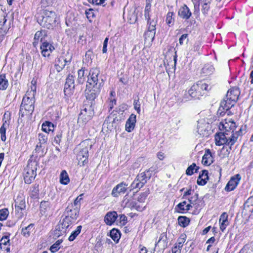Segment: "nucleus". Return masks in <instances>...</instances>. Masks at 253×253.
<instances>
[{
	"label": "nucleus",
	"mask_w": 253,
	"mask_h": 253,
	"mask_svg": "<svg viewBox=\"0 0 253 253\" xmlns=\"http://www.w3.org/2000/svg\"><path fill=\"white\" fill-rule=\"evenodd\" d=\"M214 71V68L212 65L211 64H206L202 69V73L205 76L212 74Z\"/></svg>",
	"instance_id": "obj_31"
},
{
	"label": "nucleus",
	"mask_w": 253,
	"mask_h": 253,
	"mask_svg": "<svg viewBox=\"0 0 253 253\" xmlns=\"http://www.w3.org/2000/svg\"><path fill=\"white\" fill-rule=\"evenodd\" d=\"M196 85H197L199 90L201 91V93H204V90H209L211 88L209 87V85L207 84L203 83L201 81L198 82Z\"/></svg>",
	"instance_id": "obj_49"
},
{
	"label": "nucleus",
	"mask_w": 253,
	"mask_h": 253,
	"mask_svg": "<svg viewBox=\"0 0 253 253\" xmlns=\"http://www.w3.org/2000/svg\"><path fill=\"white\" fill-rule=\"evenodd\" d=\"M177 220L179 225L183 227H186L190 222L189 219L186 216H180Z\"/></svg>",
	"instance_id": "obj_41"
},
{
	"label": "nucleus",
	"mask_w": 253,
	"mask_h": 253,
	"mask_svg": "<svg viewBox=\"0 0 253 253\" xmlns=\"http://www.w3.org/2000/svg\"><path fill=\"white\" fill-rule=\"evenodd\" d=\"M202 46V42L200 41H196L193 46L192 50L194 51H199Z\"/></svg>",
	"instance_id": "obj_57"
},
{
	"label": "nucleus",
	"mask_w": 253,
	"mask_h": 253,
	"mask_svg": "<svg viewBox=\"0 0 253 253\" xmlns=\"http://www.w3.org/2000/svg\"><path fill=\"white\" fill-rule=\"evenodd\" d=\"M35 100L23 98L22 101L20 106L19 111V115L21 117L24 116H30L32 115L34 110V103Z\"/></svg>",
	"instance_id": "obj_6"
},
{
	"label": "nucleus",
	"mask_w": 253,
	"mask_h": 253,
	"mask_svg": "<svg viewBox=\"0 0 253 253\" xmlns=\"http://www.w3.org/2000/svg\"><path fill=\"white\" fill-rule=\"evenodd\" d=\"M49 204L48 202L42 201L40 204V212L43 215L46 213V212L49 209Z\"/></svg>",
	"instance_id": "obj_44"
},
{
	"label": "nucleus",
	"mask_w": 253,
	"mask_h": 253,
	"mask_svg": "<svg viewBox=\"0 0 253 253\" xmlns=\"http://www.w3.org/2000/svg\"><path fill=\"white\" fill-rule=\"evenodd\" d=\"M136 122V115L133 114H131L126 122V130L128 132H131L134 128Z\"/></svg>",
	"instance_id": "obj_22"
},
{
	"label": "nucleus",
	"mask_w": 253,
	"mask_h": 253,
	"mask_svg": "<svg viewBox=\"0 0 253 253\" xmlns=\"http://www.w3.org/2000/svg\"><path fill=\"white\" fill-rule=\"evenodd\" d=\"M39 184H34L30 189V197L33 199H36L38 197L39 190Z\"/></svg>",
	"instance_id": "obj_38"
},
{
	"label": "nucleus",
	"mask_w": 253,
	"mask_h": 253,
	"mask_svg": "<svg viewBox=\"0 0 253 253\" xmlns=\"http://www.w3.org/2000/svg\"><path fill=\"white\" fill-rule=\"evenodd\" d=\"M166 23L171 26L173 25L174 22V13L172 12H169L167 13L166 19Z\"/></svg>",
	"instance_id": "obj_45"
},
{
	"label": "nucleus",
	"mask_w": 253,
	"mask_h": 253,
	"mask_svg": "<svg viewBox=\"0 0 253 253\" xmlns=\"http://www.w3.org/2000/svg\"><path fill=\"white\" fill-rule=\"evenodd\" d=\"M68 227V225H66V224L64 223L63 221L62 223L58 225V231H62L63 233H65L66 231V229Z\"/></svg>",
	"instance_id": "obj_61"
},
{
	"label": "nucleus",
	"mask_w": 253,
	"mask_h": 253,
	"mask_svg": "<svg viewBox=\"0 0 253 253\" xmlns=\"http://www.w3.org/2000/svg\"><path fill=\"white\" fill-rule=\"evenodd\" d=\"M8 86V82L6 79L5 75L4 74H0V89L2 90H5Z\"/></svg>",
	"instance_id": "obj_34"
},
{
	"label": "nucleus",
	"mask_w": 253,
	"mask_h": 253,
	"mask_svg": "<svg viewBox=\"0 0 253 253\" xmlns=\"http://www.w3.org/2000/svg\"><path fill=\"white\" fill-rule=\"evenodd\" d=\"M110 236L115 242L117 243L121 238V233L119 230L113 228L110 232Z\"/></svg>",
	"instance_id": "obj_32"
},
{
	"label": "nucleus",
	"mask_w": 253,
	"mask_h": 253,
	"mask_svg": "<svg viewBox=\"0 0 253 253\" xmlns=\"http://www.w3.org/2000/svg\"><path fill=\"white\" fill-rule=\"evenodd\" d=\"M240 179L241 176L239 174H237L232 177L227 183L225 188V190L226 191L234 190L239 184Z\"/></svg>",
	"instance_id": "obj_12"
},
{
	"label": "nucleus",
	"mask_w": 253,
	"mask_h": 253,
	"mask_svg": "<svg viewBox=\"0 0 253 253\" xmlns=\"http://www.w3.org/2000/svg\"><path fill=\"white\" fill-rule=\"evenodd\" d=\"M60 182L61 184L64 185H67L70 182L68 174L65 170H62L60 173Z\"/></svg>",
	"instance_id": "obj_35"
},
{
	"label": "nucleus",
	"mask_w": 253,
	"mask_h": 253,
	"mask_svg": "<svg viewBox=\"0 0 253 253\" xmlns=\"http://www.w3.org/2000/svg\"><path fill=\"white\" fill-rule=\"evenodd\" d=\"M191 12L186 5H184L178 10V15L182 19L187 20L191 16Z\"/></svg>",
	"instance_id": "obj_23"
},
{
	"label": "nucleus",
	"mask_w": 253,
	"mask_h": 253,
	"mask_svg": "<svg viewBox=\"0 0 253 253\" xmlns=\"http://www.w3.org/2000/svg\"><path fill=\"white\" fill-rule=\"evenodd\" d=\"M192 99H193V98L191 96L188 90V92L185 91L183 97L182 98H178L177 101L180 103H182L191 100Z\"/></svg>",
	"instance_id": "obj_48"
},
{
	"label": "nucleus",
	"mask_w": 253,
	"mask_h": 253,
	"mask_svg": "<svg viewBox=\"0 0 253 253\" xmlns=\"http://www.w3.org/2000/svg\"><path fill=\"white\" fill-rule=\"evenodd\" d=\"M92 114L93 113L91 109L87 110V109L85 108L82 110L79 114L78 120L79 121L82 120L85 123L91 119Z\"/></svg>",
	"instance_id": "obj_20"
},
{
	"label": "nucleus",
	"mask_w": 253,
	"mask_h": 253,
	"mask_svg": "<svg viewBox=\"0 0 253 253\" xmlns=\"http://www.w3.org/2000/svg\"><path fill=\"white\" fill-rule=\"evenodd\" d=\"M109 111L111 110L115 105L116 104V100L114 98H109Z\"/></svg>",
	"instance_id": "obj_60"
},
{
	"label": "nucleus",
	"mask_w": 253,
	"mask_h": 253,
	"mask_svg": "<svg viewBox=\"0 0 253 253\" xmlns=\"http://www.w3.org/2000/svg\"><path fill=\"white\" fill-rule=\"evenodd\" d=\"M41 54L44 57H49L54 50V46L47 42H43L40 46Z\"/></svg>",
	"instance_id": "obj_11"
},
{
	"label": "nucleus",
	"mask_w": 253,
	"mask_h": 253,
	"mask_svg": "<svg viewBox=\"0 0 253 253\" xmlns=\"http://www.w3.org/2000/svg\"><path fill=\"white\" fill-rule=\"evenodd\" d=\"M62 242V240H57L54 244H53L50 248V251L52 253H55L59 250L60 248V245Z\"/></svg>",
	"instance_id": "obj_52"
},
{
	"label": "nucleus",
	"mask_w": 253,
	"mask_h": 253,
	"mask_svg": "<svg viewBox=\"0 0 253 253\" xmlns=\"http://www.w3.org/2000/svg\"><path fill=\"white\" fill-rule=\"evenodd\" d=\"M48 134L40 133L38 134L39 142L35 148L36 152L40 153V156H43L44 153V149L47 144Z\"/></svg>",
	"instance_id": "obj_8"
},
{
	"label": "nucleus",
	"mask_w": 253,
	"mask_h": 253,
	"mask_svg": "<svg viewBox=\"0 0 253 253\" xmlns=\"http://www.w3.org/2000/svg\"><path fill=\"white\" fill-rule=\"evenodd\" d=\"M82 228V226L81 225L78 226L76 229L72 232L71 235L69 237V240L70 241H74L76 238L77 237L78 235L81 233V229Z\"/></svg>",
	"instance_id": "obj_46"
},
{
	"label": "nucleus",
	"mask_w": 253,
	"mask_h": 253,
	"mask_svg": "<svg viewBox=\"0 0 253 253\" xmlns=\"http://www.w3.org/2000/svg\"><path fill=\"white\" fill-rule=\"evenodd\" d=\"M126 204L127 207L130 208L131 209H134L139 211H143L145 208L144 204H141L137 200L134 199L128 200Z\"/></svg>",
	"instance_id": "obj_15"
},
{
	"label": "nucleus",
	"mask_w": 253,
	"mask_h": 253,
	"mask_svg": "<svg viewBox=\"0 0 253 253\" xmlns=\"http://www.w3.org/2000/svg\"><path fill=\"white\" fill-rule=\"evenodd\" d=\"M84 194H80L76 198L73 203H71L68 206L76 208L77 210H80L81 208V201L82 200V196Z\"/></svg>",
	"instance_id": "obj_39"
},
{
	"label": "nucleus",
	"mask_w": 253,
	"mask_h": 253,
	"mask_svg": "<svg viewBox=\"0 0 253 253\" xmlns=\"http://www.w3.org/2000/svg\"><path fill=\"white\" fill-rule=\"evenodd\" d=\"M148 27L147 30L148 31H153L156 32V26L157 24V21L152 20L151 21H148L147 22Z\"/></svg>",
	"instance_id": "obj_53"
},
{
	"label": "nucleus",
	"mask_w": 253,
	"mask_h": 253,
	"mask_svg": "<svg viewBox=\"0 0 253 253\" xmlns=\"http://www.w3.org/2000/svg\"><path fill=\"white\" fill-rule=\"evenodd\" d=\"M186 199H188V202H189V204H191L192 207L195 206V207H197L196 205L198 199V194L197 193H194V195L191 196V197L187 198Z\"/></svg>",
	"instance_id": "obj_51"
},
{
	"label": "nucleus",
	"mask_w": 253,
	"mask_h": 253,
	"mask_svg": "<svg viewBox=\"0 0 253 253\" xmlns=\"http://www.w3.org/2000/svg\"><path fill=\"white\" fill-rule=\"evenodd\" d=\"M202 7V11L203 14L204 15L207 14L210 8V4L203 3Z\"/></svg>",
	"instance_id": "obj_58"
},
{
	"label": "nucleus",
	"mask_w": 253,
	"mask_h": 253,
	"mask_svg": "<svg viewBox=\"0 0 253 253\" xmlns=\"http://www.w3.org/2000/svg\"><path fill=\"white\" fill-rule=\"evenodd\" d=\"M34 224H30L27 227H25V228H23L22 229V234L26 237H28L30 236V233L33 230Z\"/></svg>",
	"instance_id": "obj_40"
},
{
	"label": "nucleus",
	"mask_w": 253,
	"mask_h": 253,
	"mask_svg": "<svg viewBox=\"0 0 253 253\" xmlns=\"http://www.w3.org/2000/svg\"><path fill=\"white\" fill-rule=\"evenodd\" d=\"M64 61H65V58L63 56H60L57 58L56 61V63L59 65H62L65 67L66 63H64Z\"/></svg>",
	"instance_id": "obj_62"
},
{
	"label": "nucleus",
	"mask_w": 253,
	"mask_h": 253,
	"mask_svg": "<svg viewBox=\"0 0 253 253\" xmlns=\"http://www.w3.org/2000/svg\"><path fill=\"white\" fill-rule=\"evenodd\" d=\"M42 129L45 133L48 134L49 131H53L54 125L50 122L46 121L42 124Z\"/></svg>",
	"instance_id": "obj_33"
},
{
	"label": "nucleus",
	"mask_w": 253,
	"mask_h": 253,
	"mask_svg": "<svg viewBox=\"0 0 253 253\" xmlns=\"http://www.w3.org/2000/svg\"><path fill=\"white\" fill-rule=\"evenodd\" d=\"M15 208L16 211L24 210L26 208L25 202L24 200L17 199L15 201Z\"/></svg>",
	"instance_id": "obj_36"
},
{
	"label": "nucleus",
	"mask_w": 253,
	"mask_h": 253,
	"mask_svg": "<svg viewBox=\"0 0 253 253\" xmlns=\"http://www.w3.org/2000/svg\"><path fill=\"white\" fill-rule=\"evenodd\" d=\"M155 32L147 31L145 32L144 36L145 42H148L149 43H151L154 40L155 36Z\"/></svg>",
	"instance_id": "obj_37"
},
{
	"label": "nucleus",
	"mask_w": 253,
	"mask_h": 253,
	"mask_svg": "<svg viewBox=\"0 0 253 253\" xmlns=\"http://www.w3.org/2000/svg\"><path fill=\"white\" fill-rule=\"evenodd\" d=\"M223 126L225 129V131L224 132H226L229 135H232L233 133H235L237 131H234L237 126L235 122L233 121H229V122L226 123L224 124Z\"/></svg>",
	"instance_id": "obj_25"
},
{
	"label": "nucleus",
	"mask_w": 253,
	"mask_h": 253,
	"mask_svg": "<svg viewBox=\"0 0 253 253\" xmlns=\"http://www.w3.org/2000/svg\"><path fill=\"white\" fill-rule=\"evenodd\" d=\"M151 176L152 174L150 172V169L144 172L140 173L131 183V187L132 189L138 188L140 189L150 179Z\"/></svg>",
	"instance_id": "obj_5"
},
{
	"label": "nucleus",
	"mask_w": 253,
	"mask_h": 253,
	"mask_svg": "<svg viewBox=\"0 0 253 253\" xmlns=\"http://www.w3.org/2000/svg\"><path fill=\"white\" fill-rule=\"evenodd\" d=\"M9 235L3 236L0 241V249H2V246H9Z\"/></svg>",
	"instance_id": "obj_50"
},
{
	"label": "nucleus",
	"mask_w": 253,
	"mask_h": 253,
	"mask_svg": "<svg viewBox=\"0 0 253 253\" xmlns=\"http://www.w3.org/2000/svg\"><path fill=\"white\" fill-rule=\"evenodd\" d=\"M128 16L130 23H134L137 20V15L136 14H135L134 11L132 13L130 12Z\"/></svg>",
	"instance_id": "obj_59"
},
{
	"label": "nucleus",
	"mask_w": 253,
	"mask_h": 253,
	"mask_svg": "<svg viewBox=\"0 0 253 253\" xmlns=\"http://www.w3.org/2000/svg\"><path fill=\"white\" fill-rule=\"evenodd\" d=\"M91 146L92 144L90 141L86 139L82 141L77 148V159L78 165L80 166H84L88 163V149H90Z\"/></svg>",
	"instance_id": "obj_3"
},
{
	"label": "nucleus",
	"mask_w": 253,
	"mask_h": 253,
	"mask_svg": "<svg viewBox=\"0 0 253 253\" xmlns=\"http://www.w3.org/2000/svg\"><path fill=\"white\" fill-rule=\"evenodd\" d=\"M133 105L134 109L137 111L138 114L140 113V103L139 102V99H135L133 101Z\"/></svg>",
	"instance_id": "obj_55"
},
{
	"label": "nucleus",
	"mask_w": 253,
	"mask_h": 253,
	"mask_svg": "<svg viewBox=\"0 0 253 253\" xmlns=\"http://www.w3.org/2000/svg\"><path fill=\"white\" fill-rule=\"evenodd\" d=\"M99 74L100 71L97 68L92 69L89 71L84 91L87 100H94L100 92L104 82L102 79L99 78Z\"/></svg>",
	"instance_id": "obj_2"
},
{
	"label": "nucleus",
	"mask_w": 253,
	"mask_h": 253,
	"mask_svg": "<svg viewBox=\"0 0 253 253\" xmlns=\"http://www.w3.org/2000/svg\"><path fill=\"white\" fill-rule=\"evenodd\" d=\"M85 69L83 68L78 71L77 82L79 84H83L85 81Z\"/></svg>",
	"instance_id": "obj_42"
},
{
	"label": "nucleus",
	"mask_w": 253,
	"mask_h": 253,
	"mask_svg": "<svg viewBox=\"0 0 253 253\" xmlns=\"http://www.w3.org/2000/svg\"><path fill=\"white\" fill-rule=\"evenodd\" d=\"M80 210L76 208L68 206L65 210V212L68 216H70L72 219L76 220L79 216Z\"/></svg>",
	"instance_id": "obj_26"
},
{
	"label": "nucleus",
	"mask_w": 253,
	"mask_h": 253,
	"mask_svg": "<svg viewBox=\"0 0 253 253\" xmlns=\"http://www.w3.org/2000/svg\"><path fill=\"white\" fill-rule=\"evenodd\" d=\"M220 222V229L222 232H224V231L225 230V229L226 228V226L228 224V220L222 221Z\"/></svg>",
	"instance_id": "obj_64"
},
{
	"label": "nucleus",
	"mask_w": 253,
	"mask_h": 253,
	"mask_svg": "<svg viewBox=\"0 0 253 253\" xmlns=\"http://www.w3.org/2000/svg\"><path fill=\"white\" fill-rule=\"evenodd\" d=\"M253 211V198H249L244 205L243 212L245 213Z\"/></svg>",
	"instance_id": "obj_29"
},
{
	"label": "nucleus",
	"mask_w": 253,
	"mask_h": 253,
	"mask_svg": "<svg viewBox=\"0 0 253 253\" xmlns=\"http://www.w3.org/2000/svg\"><path fill=\"white\" fill-rule=\"evenodd\" d=\"M6 22L7 19L5 16L3 15L0 20V36L2 40L10 28V24H7Z\"/></svg>",
	"instance_id": "obj_17"
},
{
	"label": "nucleus",
	"mask_w": 253,
	"mask_h": 253,
	"mask_svg": "<svg viewBox=\"0 0 253 253\" xmlns=\"http://www.w3.org/2000/svg\"><path fill=\"white\" fill-rule=\"evenodd\" d=\"M37 164L35 162L28 163L24 169V179L27 184H31L37 175Z\"/></svg>",
	"instance_id": "obj_7"
},
{
	"label": "nucleus",
	"mask_w": 253,
	"mask_h": 253,
	"mask_svg": "<svg viewBox=\"0 0 253 253\" xmlns=\"http://www.w3.org/2000/svg\"><path fill=\"white\" fill-rule=\"evenodd\" d=\"M56 15L54 12L45 10L42 19L39 20V23L43 27L48 29H52L56 22Z\"/></svg>",
	"instance_id": "obj_4"
},
{
	"label": "nucleus",
	"mask_w": 253,
	"mask_h": 253,
	"mask_svg": "<svg viewBox=\"0 0 253 253\" xmlns=\"http://www.w3.org/2000/svg\"><path fill=\"white\" fill-rule=\"evenodd\" d=\"M74 83V77L73 75H69L66 79L64 89V93L65 96L70 97L73 94L75 88Z\"/></svg>",
	"instance_id": "obj_9"
},
{
	"label": "nucleus",
	"mask_w": 253,
	"mask_h": 253,
	"mask_svg": "<svg viewBox=\"0 0 253 253\" xmlns=\"http://www.w3.org/2000/svg\"><path fill=\"white\" fill-rule=\"evenodd\" d=\"M9 214L7 209H3L0 210V220H4L6 219Z\"/></svg>",
	"instance_id": "obj_54"
},
{
	"label": "nucleus",
	"mask_w": 253,
	"mask_h": 253,
	"mask_svg": "<svg viewBox=\"0 0 253 253\" xmlns=\"http://www.w3.org/2000/svg\"><path fill=\"white\" fill-rule=\"evenodd\" d=\"M242 130L241 128L232 135L222 132L216 133L215 134L214 139L216 145H223L218 153L219 157L223 159L229 156L232 147L237 141L239 136L242 135Z\"/></svg>",
	"instance_id": "obj_1"
},
{
	"label": "nucleus",
	"mask_w": 253,
	"mask_h": 253,
	"mask_svg": "<svg viewBox=\"0 0 253 253\" xmlns=\"http://www.w3.org/2000/svg\"><path fill=\"white\" fill-rule=\"evenodd\" d=\"M85 14L86 17L90 21V19L93 18L95 16L94 11L91 8L85 10Z\"/></svg>",
	"instance_id": "obj_56"
},
{
	"label": "nucleus",
	"mask_w": 253,
	"mask_h": 253,
	"mask_svg": "<svg viewBox=\"0 0 253 253\" xmlns=\"http://www.w3.org/2000/svg\"><path fill=\"white\" fill-rule=\"evenodd\" d=\"M198 169L199 167H197L195 163H193L187 169L186 174L188 175H191L194 173V170H195V172H197Z\"/></svg>",
	"instance_id": "obj_47"
},
{
	"label": "nucleus",
	"mask_w": 253,
	"mask_h": 253,
	"mask_svg": "<svg viewBox=\"0 0 253 253\" xmlns=\"http://www.w3.org/2000/svg\"><path fill=\"white\" fill-rule=\"evenodd\" d=\"M47 36V31L44 30H41L37 31L34 36V42H33L34 46L36 47L38 45L39 41L42 43L43 42H46L45 41V38Z\"/></svg>",
	"instance_id": "obj_16"
},
{
	"label": "nucleus",
	"mask_w": 253,
	"mask_h": 253,
	"mask_svg": "<svg viewBox=\"0 0 253 253\" xmlns=\"http://www.w3.org/2000/svg\"><path fill=\"white\" fill-rule=\"evenodd\" d=\"M208 171L207 170H203L202 173H200L197 179V184L199 185H204L208 180Z\"/></svg>",
	"instance_id": "obj_27"
},
{
	"label": "nucleus",
	"mask_w": 253,
	"mask_h": 253,
	"mask_svg": "<svg viewBox=\"0 0 253 253\" xmlns=\"http://www.w3.org/2000/svg\"><path fill=\"white\" fill-rule=\"evenodd\" d=\"M127 184L121 182L117 185L112 191L111 194L113 197H117L122 194H124L127 190Z\"/></svg>",
	"instance_id": "obj_13"
},
{
	"label": "nucleus",
	"mask_w": 253,
	"mask_h": 253,
	"mask_svg": "<svg viewBox=\"0 0 253 253\" xmlns=\"http://www.w3.org/2000/svg\"><path fill=\"white\" fill-rule=\"evenodd\" d=\"M61 137L62 133L59 132L54 137V142H55L56 144H59L61 141Z\"/></svg>",
	"instance_id": "obj_63"
},
{
	"label": "nucleus",
	"mask_w": 253,
	"mask_h": 253,
	"mask_svg": "<svg viewBox=\"0 0 253 253\" xmlns=\"http://www.w3.org/2000/svg\"><path fill=\"white\" fill-rule=\"evenodd\" d=\"M213 161L214 158L211 150L209 149H206L202 158V164L205 166H210L213 162Z\"/></svg>",
	"instance_id": "obj_21"
},
{
	"label": "nucleus",
	"mask_w": 253,
	"mask_h": 253,
	"mask_svg": "<svg viewBox=\"0 0 253 253\" xmlns=\"http://www.w3.org/2000/svg\"><path fill=\"white\" fill-rule=\"evenodd\" d=\"M232 101L229 99H226V97L224 98L223 101L220 103V107L217 111V113L221 116H223L225 114V111L229 110L234 105H232Z\"/></svg>",
	"instance_id": "obj_14"
},
{
	"label": "nucleus",
	"mask_w": 253,
	"mask_h": 253,
	"mask_svg": "<svg viewBox=\"0 0 253 253\" xmlns=\"http://www.w3.org/2000/svg\"><path fill=\"white\" fill-rule=\"evenodd\" d=\"M240 94V92L238 88L232 87L228 91L225 97L226 99L232 101V105H235L238 100Z\"/></svg>",
	"instance_id": "obj_10"
},
{
	"label": "nucleus",
	"mask_w": 253,
	"mask_h": 253,
	"mask_svg": "<svg viewBox=\"0 0 253 253\" xmlns=\"http://www.w3.org/2000/svg\"><path fill=\"white\" fill-rule=\"evenodd\" d=\"M176 207L180 210V211H188L190 210V209L192 207V206L191 204H187V202L186 201H183L179 203Z\"/></svg>",
	"instance_id": "obj_43"
},
{
	"label": "nucleus",
	"mask_w": 253,
	"mask_h": 253,
	"mask_svg": "<svg viewBox=\"0 0 253 253\" xmlns=\"http://www.w3.org/2000/svg\"><path fill=\"white\" fill-rule=\"evenodd\" d=\"M190 94L193 99H199L202 96L204 93H201L199 90L198 86L196 84H193L189 90Z\"/></svg>",
	"instance_id": "obj_24"
},
{
	"label": "nucleus",
	"mask_w": 253,
	"mask_h": 253,
	"mask_svg": "<svg viewBox=\"0 0 253 253\" xmlns=\"http://www.w3.org/2000/svg\"><path fill=\"white\" fill-rule=\"evenodd\" d=\"M36 93V89H35V87H29L23 98H27L35 100V96Z\"/></svg>",
	"instance_id": "obj_30"
},
{
	"label": "nucleus",
	"mask_w": 253,
	"mask_h": 253,
	"mask_svg": "<svg viewBox=\"0 0 253 253\" xmlns=\"http://www.w3.org/2000/svg\"><path fill=\"white\" fill-rule=\"evenodd\" d=\"M9 121L5 120L0 128V138L1 141L4 142L6 139V130L9 126Z\"/></svg>",
	"instance_id": "obj_28"
},
{
	"label": "nucleus",
	"mask_w": 253,
	"mask_h": 253,
	"mask_svg": "<svg viewBox=\"0 0 253 253\" xmlns=\"http://www.w3.org/2000/svg\"><path fill=\"white\" fill-rule=\"evenodd\" d=\"M168 246V238L167 233L165 232L162 233L159 237V239L155 244V248L158 247L160 249L164 250Z\"/></svg>",
	"instance_id": "obj_19"
},
{
	"label": "nucleus",
	"mask_w": 253,
	"mask_h": 253,
	"mask_svg": "<svg viewBox=\"0 0 253 253\" xmlns=\"http://www.w3.org/2000/svg\"><path fill=\"white\" fill-rule=\"evenodd\" d=\"M118 215L116 211L108 212L104 216V222L107 225H112L114 223Z\"/></svg>",
	"instance_id": "obj_18"
}]
</instances>
